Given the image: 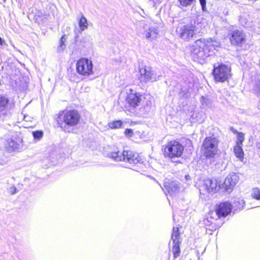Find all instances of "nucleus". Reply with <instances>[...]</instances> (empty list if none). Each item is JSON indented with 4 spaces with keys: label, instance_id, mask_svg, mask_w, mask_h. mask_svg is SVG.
Wrapping results in <instances>:
<instances>
[{
    "label": "nucleus",
    "instance_id": "nucleus-1",
    "mask_svg": "<svg viewBox=\"0 0 260 260\" xmlns=\"http://www.w3.org/2000/svg\"><path fill=\"white\" fill-rule=\"evenodd\" d=\"M236 183L231 176H227L223 182L216 178H206L199 180L198 188L200 194H214L218 192L221 189L224 191H231Z\"/></svg>",
    "mask_w": 260,
    "mask_h": 260
},
{
    "label": "nucleus",
    "instance_id": "nucleus-2",
    "mask_svg": "<svg viewBox=\"0 0 260 260\" xmlns=\"http://www.w3.org/2000/svg\"><path fill=\"white\" fill-rule=\"evenodd\" d=\"M219 43L211 38L197 40L190 46L191 55L194 59L200 61L210 56V53L219 47Z\"/></svg>",
    "mask_w": 260,
    "mask_h": 260
},
{
    "label": "nucleus",
    "instance_id": "nucleus-3",
    "mask_svg": "<svg viewBox=\"0 0 260 260\" xmlns=\"http://www.w3.org/2000/svg\"><path fill=\"white\" fill-rule=\"evenodd\" d=\"M80 112L76 109H64L60 111L56 115L54 121L57 127L63 132L76 126L81 120Z\"/></svg>",
    "mask_w": 260,
    "mask_h": 260
},
{
    "label": "nucleus",
    "instance_id": "nucleus-4",
    "mask_svg": "<svg viewBox=\"0 0 260 260\" xmlns=\"http://www.w3.org/2000/svg\"><path fill=\"white\" fill-rule=\"evenodd\" d=\"M161 150L165 157L173 159L182 157L185 147L179 141L171 140L162 146Z\"/></svg>",
    "mask_w": 260,
    "mask_h": 260
},
{
    "label": "nucleus",
    "instance_id": "nucleus-5",
    "mask_svg": "<svg viewBox=\"0 0 260 260\" xmlns=\"http://www.w3.org/2000/svg\"><path fill=\"white\" fill-rule=\"evenodd\" d=\"M219 141L214 136L206 137L203 141L201 147L202 155L207 159H212L216 157L219 151Z\"/></svg>",
    "mask_w": 260,
    "mask_h": 260
},
{
    "label": "nucleus",
    "instance_id": "nucleus-6",
    "mask_svg": "<svg viewBox=\"0 0 260 260\" xmlns=\"http://www.w3.org/2000/svg\"><path fill=\"white\" fill-rule=\"evenodd\" d=\"M211 74L215 83L229 82L232 76L231 67L223 63L213 65Z\"/></svg>",
    "mask_w": 260,
    "mask_h": 260
},
{
    "label": "nucleus",
    "instance_id": "nucleus-7",
    "mask_svg": "<svg viewBox=\"0 0 260 260\" xmlns=\"http://www.w3.org/2000/svg\"><path fill=\"white\" fill-rule=\"evenodd\" d=\"M76 69L79 75L84 77H88L93 73L92 62L86 58L82 57L77 61Z\"/></svg>",
    "mask_w": 260,
    "mask_h": 260
},
{
    "label": "nucleus",
    "instance_id": "nucleus-8",
    "mask_svg": "<svg viewBox=\"0 0 260 260\" xmlns=\"http://www.w3.org/2000/svg\"><path fill=\"white\" fill-rule=\"evenodd\" d=\"M228 38L232 46L241 47L247 41V37L241 30L235 29L230 32Z\"/></svg>",
    "mask_w": 260,
    "mask_h": 260
},
{
    "label": "nucleus",
    "instance_id": "nucleus-9",
    "mask_svg": "<svg viewBox=\"0 0 260 260\" xmlns=\"http://www.w3.org/2000/svg\"><path fill=\"white\" fill-rule=\"evenodd\" d=\"M138 79L141 82L148 83L156 80V75L152 68L147 66H142L139 68Z\"/></svg>",
    "mask_w": 260,
    "mask_h": 260
},
{
    "label": "nucleus",
    "instance_id": "nucleus-10",
    "mask_svg": "<svg viewBox=\"0 0 260 260\" xmlns=\"http://www.w3.org/2000/svg\"><path fill=\"white\" fill-rule=\"evenodd\" d=\"M142 94L135 91L133 89H129L125 98V102L128 107L135 108L140 105L142 102Z\"/></svg>",
    "mask_w": 260,
    "mask_h": 260
},
{
    "label": "nucleus",
    "instance_id": "nucleus-11",
    "mask_svg": "<svg viewBox=\"0 0 260 260\" xmlns=\"http://www.w3.org/2000/svg\"><path fill=\"white\" fill-rule=\"evenodd\" d=\"M214 210L219 219L225 218L232 212V205L228 201L221 202L215 205Z\"/></svg>",
    "mask_w": 260,
    "mask_h": 260
},
{
    "label": "nucleus",
    "instance_id": "nucleus-12",
    "mask_svg": "<svg viewBox=\"0 0 260 260\" xmlns=\"http://www.w3.org/2000/svg\"><path fill=\"white\" fill-rule=\"evenodd\" d=\"M122 161H127L131 164L137 165L143 162L142 156L136 152L131 150H124L122 152Z\"/></svg>",
    "mask_w": 260,
    "mask_h": 260
},
{
    "label": "nucleus",
    "instance_id": "nucleus-13",
    "mask_svg": "<svg viewBox=\"0 0 260 260\" xmlns=\"http://www.w3.org/2000/svg\"><path fill=\"white\" fill-rule=\"evenodd\" d=\"M213 214L212 211H209L208 215L203 220L206 233L209 235H211L220 227V225L216 222L217 219L212 216Z\"/></svg>",
    "mask_w": 260,
    "mask_h": 260
},
{
    "label": "nucleus",
    "instance_id": "nucleus-14",
    "mask_svg": "<svg viewBox=\"0 0 260 260\" xmlns=\"http://www.w3.org/2000/svg\"><path fill=\"white\" fill-rule=\"evenodd\" d=\"M196 27L192 24H186L180 29V37L185 41H190L196 34Z\"/></svg>",
    "mask_w": 260,
    "mask_h": 260
},
{
    "label": "nucleus",
    "instance_id": "nucleus-15",
    "mask_svg": "<svg viewBox=\"0 0 260 260\" xmlns=\"http://www.w3.org/2000/svg\"><path fill=\"white\" fill-rule=\"evenodd\" d=\"M10 105L9 98L6 95L0 94V118L7 115Z\"/></svg>",
    "mask_w": 260,
    "mask_h": 260
},
{
    "label": "nucleus",
    "instance_id": "nucleus-16",
    "mask_svg": "<svg viewBox=\"0 0 260 260\" xmlns=\"http://www.w3.org/2000/svg\"><path fill=\"white\" fill-rule=\"evenodd\" d=\"M144 34L146 38L150 41L155 39L158 35L157 28L154 27H149L148 29L145 30Z\"/></svg>",
    "mask_w": 260,
    "mask_h": 260
},
{
    "label": "nucleus",
    "instance_id": "nucleus-17",
    "mask_svg": "<svg viewBox=\"0 0 260 260\" xmlns=\"http://www.w3.org/2000/svg\"><path fill=\"white\" fill-rule=\"evenodd\" d=\"M108 156L110 158L113 159L115 161H122L123 154H121L117 148L114 149L112 151L109 152Z\"/></svg>",
    "mask_w": 260,
    "mask_h": 260
},
{
    "label": "nucleus",
    "instance_id": "nucleus-18",
    "mask_svg": "<svg viewBox=\"0 0 260 260\" xmlns=\"http://www.w3.org/2000/svg\"><path fill=\"white\" fill-rule=\"evenodd\" d=\"M171 239L173 243H181V233L179 227H173L171 235Z\"/></svg>",
    "mask_w": 260,
    "mask_h": 260
},
{
    "label": "nucleus",
    "instance_id": "nucleus-19",
    "mask_svg": "<svg viewBox=\"0 0 260 260\" xmlns=\"http://www.w3.org/2000/svg\"><path fill=\"white\" fill-rule=\"evenodd\" d=\"M242 145H236L234 147V151L236 156L241 161L244 160V153L242 148Z\"/></svg>",
    "mask_w": 260,
    "mask_h": 260
},
{
    "label": "nucleus",
    "instance_id": "nucleus-20",
    "mask_svg": "<svg viewBox=\"0 0 260 260\" xmlns=\"http://www.w3.org/2000/svg\"><path fill=\"white\" fill-rule=\"evenodd\" d=\"M231 131L233 133L235 134H236L237 135V141L236 145H242L243 142L244 141L245 138V135L242 132H238L236 129H234V128H231Z\"/></svg>",
    "mask_w": 260,
    "mask_h": 260
},
{
    "label": "nucleus",
    "instance_id": "nucleus-21",
    "mask_svg": "<svg viewBox=\"0 0 260 260\" xmlns=\"http://www.w3.org/2000/svg\"><path fill=\"white\" fill-rule=\"evenodd\" d=\"M78 25L81 31H83L88 28V22L86 17L81 14V17L78 20Z\"/></svg>",
    "mask_w": 260,
    "mask_h": 260
},
{
    "label": "nucleus",
    "instance_id": "nucleus-22",
    "mask_svg": "<svg viewBox=\"0 0 260 260\" xmlns=\"http://www.w3.org/2000/svg\"><path fill=\"white\" fill-rule=\"evenodd\" d=\"M173 244L174 245L172 248L173 257L176 258L180 255L181 253L180 248L181 243H173Z\"/></svg>",
    "mask_w": 260,
    "mask_h": 260
},
{
    "label": "nucleus",
    "instance_id": "nucleus-23",
    "mask_svg": "<svg viewBox=\"0 0 260 260\" xmlns=\"http://www.w3.org/2000/svg\"><path fill=\"white\" fill-rule=\"evenodd\" d=\"M123 122L120 120H114L109 123L108 126L111 129H117L122 127Z\"/></svg>",
    "mask_w": 260,
    "mask_h": 260
},
{
    "label": "nucleus",
    "instance_id": "nucleus-24",
    "mask_svg": "<svg viewBox=\"0 0 260 260\" xmlns=\"http://www.w3.org/2000/svg\"><path fill=\"white\" fill-rule=\"evenodd\" d=\"M251 196L253 199L256 200H260V189L257 188H254Z\"/></svg>",
    "mask_w": 260,
    "mask_h": 260
},
{
    "label": "nucleus",
    "instance_id": "nucleus-25",
    "mask_svg": "<svg viewBox=\"0 0 260 260\" xmlns=\"http://www.w3.org/2000/svg\"><path fill=\"white\" fill-rule=\"evenodd\" d=\"M196 0H178L181 7H187L191 5Z\"/></svg>",
    "mask_w": 260,
    "mask_h": 260
},
{
    "label": "nucleus",
    "instance_id": "nucleus-26",
    "mask_svg": "<svg viewBox=\"0 0 260 260\" xmlns=\"http://www.w3.org/2000/svg\"><path fill=\"white\" fill-rule=\"evenodd\" d=\"M32 135L35 139L39 140L42 138L43 133L42 131H36L32 132Z\"/></svg>",
    "mask_w": 260,
    "mask_h": 260
},
{
    "label": "nucleus",
    "instance_id": "nucleus-27",
    "mask_svg": "<svg viewBox=\"0 0 260 260\" xmlns=\"http://www.w3.org/2000/svg\"><path fill=\"white\" fill-rule=\"evenodd\" d=\"M34 19L36 22H37L38 24H40L43 20V15L42 14H36L34 16Z\"/></svg>",
    "mask_w": 260,
    "mask_h": 260
},
{
    "label": "nucleus",
    "instance_id": "nucleus-28",
    "mask_svg": "<svg viewBox=\"0 0 260 260\" xmlns=\"http://www.w3.org/2000/svg\"><path fill=\"white\" fill-rule=\"evenodd\" d=\"M124 134L128 137H132L134 134L133 130L131 128H126L124 132Z\"/></svg>",
    "mask_w": 260,
    "mask_h": 260
},
{
    "label": "nucleus",
    "instance_id": "nucleus-29",
    "mask_svg": "<svg viewBox=\"0 0 260 260\" xmlns=\"http://www.w3.org/2000/svg\"><path fill=\"white\" fill-rule=\"evenodd\" d=\"M169 182H165L164 184V186L166 188V189L170 192L171 191H172V189L171 187H170L169 186Z\"/></svg>",
    "mask_w": 260,
    "mask_h": 260
},
{
    "label": "nucleus",
    "instance_id": "nucleus-30",
    "mask_svg": "<svg viewBox=\"0 0 260 260\" xmlns=\"http://www.w3.org/2000/svg\"><path fill=\"white\" fill-rule=\"evenodd\" d=\"M199 1L202 9H204L206 7V0H199Z\"/></svg>",
    "mask_w": 260,
    "mask_h": 260
},
{
    "label": "nucleus",
    "instance_id": "nucleus-31",
    "mask_svg": "<svg viewBox=\"0 0 260 260\" xmlns=\"http://www.w3.org/2000/svg\"><path fill=\"white\" fill-rule=\"evenodd\" d=\"M64 36H62L60 39V46H61L62 45H64Z\"/></svg>",
    "mask_w": 260,
    "mask_h": 260
},
{
    "label": "nucleus",
    "instance_id": "nucleus-32",
    "mask_svg": "<svg viewBox=\"0 0 260 260\" xmlns=\"http://www.w3.org/2000/svg\"><path fill=\"white\" fill-rule=\"evenodd\" d=\"M3 1L5 3L6 2V0H3Z\"/></svg>",
    "mask_w": 260,
    "mask_h": 260
}]
</instances>
